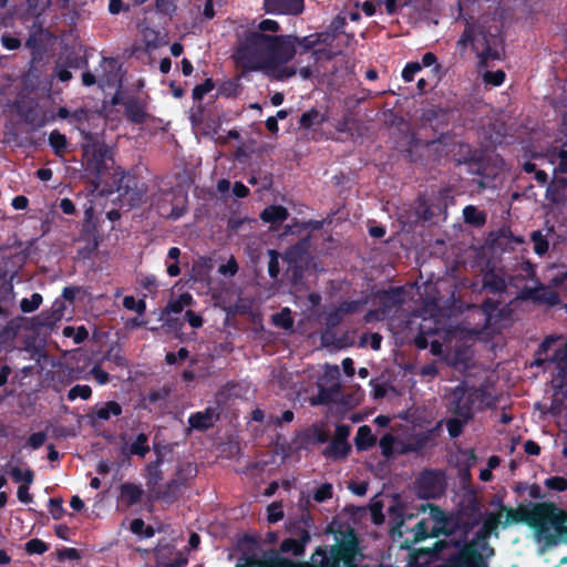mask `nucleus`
<instances>
[{"label": "nucleus", "mask_w": 567, "mask_h": 567, "mask_svg": "<svg viewBox=\"0 0 567 567\" xmlns=\"http://www.w3.org/2000/svg\"><path fill=\"white\" fill-rule=\"evenodd\" d=\"M405 290L403 287H390L377 290L374 297L382 317L388 316L394 308L400 307L404 301Z\"/></svg>", "instance_id": "13"}, {"label": "nucleus", "mask_w": 567, "mask_h": 567, "mask_svg": "<svg viewBox=\"0 0 567 567\" xmlns=\"http://www.w3.org/2000/svg\"><path fill=\"white\" fill-rule=\"evenodd\" d=\"M49 144L53 148L55 155H62L66 151L68 142L64 134L54 130L49 135Z\"/></svg>", "instance_id": "42"}, {"label": "nucleus", "mask_w": 567, "mask_h": 567, "mask_svg": "<svg viewBox=\"0 0 567 567\" xmlns=\"http://www.w3.org/2000/svg\"><path fill=\"white\" fill-rule=\"evenodd\" d=\"M125 117L133 124H143L147 118L145 103L140 99L131 96L124 103Z\"/></svg>", "instance_id": "20"}, {"label": "nucleus", "mask_w": 567, "mask_h": 567, "mask_svg": "<svg viewBox=\"0 0 567 567\" xmlns=\"http://www.w3.org/2000/svg\"><path fill=\"white\" fill-rule=\"evenodd\" d=\"M508 284L502 271L495 268L484 270L482 276V289L487 293L496 295L499 298L507 291Z\"/></svg>", "instance_id": "16"}, {"label": "nucleus", "mask_w": 567, "mask_h": 567, "mask_svg": "<svg viewBox=\"0 0 567 567\" xmlns=\"http://www.w3.org/2000/svg\"><path fill=\"white\" fill-rule=\"evenodd\" d=\"M506 74L503 70L486 71L483 74V81L487 85L499 86L505 81Z\"/></svg>", "instance_id": "52"}, {"label": "nucleus", "mask_w": 567, "mask_h": 567, "mask_svg": "<svg viewBox=\"0 0 567 567\" xmlns=\"http://www.w3.org/2000/svg\"><path fill=\"white\" fill-rule=\"evenodd\" d=\"M542 504L546 505V509L540 517L539 542H543L546 547H554L561 542L563 530L567 528V512L553 502H542Z\"/></svg>", "instance_id": "5"}, {"label": "nucleus", "mask_w": 567, "mask_h": 567, "mask_svg": "<svg viewBox=\"0 0 567 567\" xmlns=\"http://www.w3.org/2000/svg\"><path fill=\"white\" fill-rule=\"evenodd\" d=\"M29 30L30 33L24 45L28 50H30L32 60L38 61L47 51V41L50 37V33L44 29L40 16H37L33 19Z\"/></svg>", "instance_id": "10"}, {"label": "nucleus", "mask_w": 567, "mask_h": 567, "mask_svg": "<svg viewBox=\"0 0 567 567\" xmlns=\"http://www.w3.org/2000/svg\"><path fill=\"white\" fill-rule=\"evenodd\" d=\"M267 34L249 31L239 41L233 58L244 73L267 68Z\"/></svg>", "instance_id": "3"}, {"label": "nucleus", "mask_w": 567, "mask_h": 567, "mask_svg": "<svg viewBox=\"0 0 567 567\" xmlns=\"http://www.w3.org/2000/svg\"><path fill=\"white\" fill-rule=\"evenodd\" d=\"M80 239L101 240V236L99 234V221L95 217V212L92 205H90L84 210V219L80 230Z\"/></svg>", "instance_id": "21"}, {"label": "nucleus", "mask_w": 567, "mask_h": 567, "mask_svg": "<svg viewBox=\"0 0 567 567\" xmlns=\"http://www.w3.org/2000/svg\"><path fill=\"white\" fill-rule=\"evenodd\" d=\"M288 216L289 213L287 208L281 205L268 206L260 214L261 220L270 224H281L288 218Z\"/></svg>", "instance_id": "28"}, {"label": "nucleus", "mask_w": 567, "mask_h": 567, "mask_svg": "<svg viewBox=\"0 0 567 567\" xmlns=\"http://www.w3.org/2000/svg\"><path fill=\"white\" fill-rule=\"evenodd\" d=\"M544 484L548 489L556 492H564L567 489V478L563 476H550L545 480Z\"/></svg>", "instance_id": "59"}, {"label": "nucleus", "mask_w": 567, "mask_h": 567, "mask_svg": "<svg viewBox=\"0 0 567 567\" xmlns=\"http://www.w3.org/2000/svg\"><path fill=\"white\" fill-rule=\"evenodd\" d=\"M324 121V115L317 109L312 107L301 114L298 123L300 128L309 130L315 125H321Z\"/></svg>", "instance_id": "33"}, {"label": "nucleus", "mask_w": 567, "mask_h": 567, "mask_svg": "<svg viewBox=\"0 0 567 567\" xmlns=\"http://www.w3.org/2000/svg\"><path fill=\"white\" fill-rule=\"evenodd\" d=\"M197 473L196 467L192 463H187L185 465L178 466L176 471V477L175 480H179V482H183V486L185 483L193 476H195Z\"/></svg>", "instance_id": "57"}, {"label": "nucleus", "mask_w": 567, "mask_h": 567, "mask_svg": "<svg viewBox=\"0 0 567 567\" xmlns=\"http://www.w3.org/2000/svg\"><path fill=\"white\" fill-rule=\"evenodd\" d=\"M308 543L300 542V539L295 538H286L280 544V551L281 553H291L293 556H301L305 553L306 545Z\"/></svg>", "instance_id": "40"}, {"label": "nucleus", "mask_w": 567, "mask_h": 567, "mask_svg": "<svg viewBox=\"0 0 567 567\" xmlns=\"http://www.w3.org/2000/svg\"><path fill=\"white\" fill-rule=\"evenodd\" d=\"M21 116L27 124L32 125L35 128H40L45 125V118L35 107H28L21 112Z\"/></svg>", "instance_id": "41"}, {"label": "nucleus", "mask_w": 567, "mask_h": 567, "mask_svg": "<svg viewBox=\"0 0 567 567\" xmlns=\"http://www.w3.org/2000/svg\"><path fill=\"white\" fill-rule=\"evenodd\" d=\"M62 302L55 301L51 311H42L35 318V326L38 328H51L58 320L63 317Z\"/></svg>", "instance_id": "27"}, {"label": "nucleus", "mask_w": 567, "mask_h": 567, "mask_svg": "<svg viewBox=\"0 0 567 567\" xmlns=\"http://www.w3.org/2000/svg\"><path fill=\"white\" fill-rule=\"evenodd\" d=\"M464 221L474 227H483L486 224V214L473 205L463 209Z\"/></svg>", "instance_id": "34"}, {"label": "nucleus", "mask_w": 567, "mask_h": 567, "mask_svg": "<svg viewBox=\"0 0 567 567\" xmlns=\"http://www.w3.org/2000/svg\"><path fill=\"white\" fill-rule=\"evenodd\" d=\"M534 287H524L517 295V299L522 301H532L538 306L556 307L561 303L559 292L550 286L543 284L540 280L535 282Z\"/></svg>", "instance_id": "9"}, {"label": "nucleus", "mask_w": 567, "mask_h": 567, "mask_svg": "<svg viewBox=\"0 0 567 567\" xmlns=\"http://www.w3.org/2000/svg\"><path fill=\"white\" fill-rule=\"evenodd\" d=\"M553 163L557 162V165L554 168L555 174H566L567 173V150H559L556 155L553 156Z\"/></svg>", "instance_id": "58"}, {"label": "nucleus", "mask_w": 567, "mask_h": 567, "mask_svg": "<svg viewBox=\"0 0 567 567\" xmlns=\"http://www.w3.org/2000/svg\"><path fill=\"white\" fill-rule=\"evenodd\" d=\"M122 411V405L118 402L107 401L104 404L94 405L87 417L91 424L95 425L97 421H109L111 416H120Z\"/></svg>", "instance_id": "19"}, {"label": "nucleus", "mask_w": 567, "mask_h": 567, "mask_svg": "<svg viewBox=\"0 0 567 567\" xmlns=\"http://www.w3.org/2000/svg\"><path fill=\"white\" fill-rule=\"evenodd\" d=\"M501 525V515L497 513H489L483 522L482 527L470 539L473 544L478 546L489 555L495 556V548L491 546L489 538L492 535L498 537L497 528Z\"/></svg>", "instance_id": "11"}, {"label": "nucleus", "mask_w": 567, "mask_h": 567, "mask_svg": "<svg viewBox=\"0 0 567 567\" xmlns=\"http://www.w3.org/2000/svg\"><path fill=\"white\" fill-rule=\"evenodd\" d=\"M483 42L485 47L481 52L477 53L480 59L478 66L481 69L487 68L489 61L501 59V51L497 48L492 47L486 37L483 38Z\"/></svg>", "instance_id": "37"}, {"label": "nucleus", "mask_w": 567, "mask_h": 567, "mask_svg": "<svg viewBox=\"0 0 567 567\" xmlns=\"http://www.w3.org/2000/svg\"><path fill=\"white\" fill-rule=\"evenodd\" d=\"M413 538L411 543H420L429 537H439L440 534H445L447 536L451 535V532H447L444 527H433L432 530H429V523L426 519H421L415 524L412 528Z\"/></svg>", "instance_id": "24"}, {"label": "nucleus", "mask_w": 567, "mask_h": 567, "mask_svg": "<svg viewBox=\"0 0 567 567\" xmlns=\"http://www.w3.org/2000/svg\"><path fill=\"white\" fill-rule=\"evenodd\" d=\"M241 559L247 567H278L277 551L272 549L265 551L261 557L245 554Z\"/></svg>", "instance_id": "26"}, {"label": "nucleus", "mask_w": 567, "mask_h": 567, "mask_svg": "<svg viewBox=\"0 0 567 567\" xmlns=\"http://www.w3.org/2000/svg\"><path fill=\"white\" fill-rule=\"evenodd\" d=\"M24 548L29 555H34V554L42 555L47 550H49L48 544L39 538H32V539L28 540L25 543Z\"/></svg>", "instance_id": "53"}, {"label": "nucleus", "mask_w": 567, "mask_h": 567, "mask_svg": "<svg viewBox=\"0 0 567 567\" xmlns=\"http://www.w3.org/2000/svg\"><path fill=\"white\" fill-rule=\"evenodd\" d=\"M264 9L270 14L299 16L305 10L303 0H264Z\"/></svg>", "instance_id": "15"}, {"label": "nucleus", "mask_w": 567, "mask_h": 567, "mask_svg": "<svg viewBox=\"0 0 567 567\" xmlns=\"http://www.w3.org/2000/svg\"><path fill=\"white\" fill-rule=\"evenodd\" d=\"M393 444H394V437L390 433L384 434L380 439L379 445H380L382 454L384 456L389 457L393 454Z\"/></svg>", "instance_id": "64"}, {"label": "nucleus", "mask_w": 567, "mask_h": 567, "mask_svg": "<svg viewBox=\"0 0 567 567\" xmlns=\"http://www.w3.org/2000/svg\"><path fill=\"white\" fill-rule=\"evenodd\" d=\"M42 296L39 292L31 295V298H23L20 302L21 311L24 313L37 310L42 303Z\"/></svg>", "instance_id": "49"}, {"label": "nucleus", "mask_w": 567, "mask_h": 567, "mask_svg": "<svg viewBox=\"0 0 567 567\" xmlns=\"http://www.w3.org/2000/svg\"><path fill=\"white\" fill-rule=\"evenodd\" d=\"M530 508L526 506H518L515 509V514L517 517H522V523L528 525L535 533L536 539L539 542L540 533H542V523L540 517L546 509V505L542 503H529Z\"/></svg>", "instance_id": "14"}, {"label": "nucleus", "mask_w": 567, "mask_h": 567, "mask_svg": "<svg viewBox=\"0 0 567 567\" xmlns=\"http://www.w3.org/2000/svg\"><path fill=\"white\" fill-rule=\"evenodd\" d=\"M419 495L422 498H436L444 492L442 475L434 470H425L416 481Z\"/></svg>", "instance_id": "12"}, {"label": "nucleus", "mask_w": 567, "mask_h": 567, "mask_svg": "<svg viewBox=\"0 0 567 567\" xmlns=\"http://www.w3.org/2000/svg\"><path fill=\"white\" fill-rule=\"evenodd\" d=\"M218 420V414L210 408L205 411L192 413L188 417L190 429L197 431H207L213 427Z\"/></svg>", "instance_id": "22"}, {"label": "nucleus", "mask_w": 567, "mask_h": 567, "mask_svg": "<svg viewBox=\"0 0 567 567\" xmlns=\"http://www.w3.org/2000/svg\"><path fill=\"white\" fill-rule=\"evenodd\" d=\"M48 507L52 518L55 520H60L65 514V509L63 508V499L60 497L49 498Z\"/></svg>", "instance_id": "54"}, {"label": "nucleus", "mask_w": 567, "mask_h": 567, "mask_svg": "<svg viewBox=\"0 0 567 567\" xmlns=\"http://www.w3.org/2000/svg\"><path fill=\"white\" fill-rule=\"evenodd\" d=\"M502 302L503 299L499 297L498 299L485 298L478 307L482 315L484 316V326L486 328L493 326V323L496 321V318L501 317L503 310L499 309V306Z\"/></svg>", "instance_id": "23"}, {"label": "nucleus", "mask_w": 567, "mask_h": 567, "mask_svg": "<svg viewBox=\"0 0 567 567\" xmlns=\"http://www.w3.org/2000/svg\"><path fill=\"white\" fill-rule=\"evenodd\" d=\"M85 171L92 176V183L99 187L109 174V162L113 163L112 151L105 144L93 145L92 151L84 150Z\"/></svg>", "instance_id": "8"}, {"label": "nucleus", "mask_w": 567, "mask_h": 567, "mask_svg": "<svg viewBox=\"0 0 567 567\" xmlns=\"http://www.w3.org/2000/svg\"><path fill=\"white\" fill-rule=\"evenodd\" d=\"M359 551V542L353 530L348 536L327 547L319 546L312 553L309 561H295L291 567H358L355 557Z\"/></svg>", "instance_id": "2"}, {"label": "nucleus", "mask_w": 567, "mask_h": 567, "mask_svg": "<svg viewBox=\"0 0 567 567\" xmlns=\"http://www.w3.org/2000/svg\"><path fill=\"white\" fill-rule=\"evenodd\" d=\"M415 215L423 221H431L434 217L432 205H430L424 196H419L414 207Z\"/></svg>", "instance_id": "39"}, {"label": "nucleus", "mask_w": 567, "mask_h": 567, "mask_svg": "<svg viewBox=\"0 0 567 567\" xmlns=\"http://www.w3.org/2000/svg\"><path fill=\"white\" fill-rule=\"evenodd\" d=\"M377 442L375 436L369 425H362L358 429L354 437L355 447L358 451H367L371 449Z\"/></svg>", "instance_id": "30"}, {"label": "nucleus", "mask_w": 567, "mask_h": 567, "mask_svg": "<svg viewBox=\"0 0 567 567\" xmlns=\"http://www.w3.org/2000/svg\"><path fill=\"white\" fill-rule=\"evenodd\" d=\"M123 306L127 310L143 315L146 310V302L143 299L136 300L133 296H125L123 299Z\"/></svg>", "instance_id": "56"}, {"label": "nucleus", "mask_w": 567, "mask_h": 567, "mask_svg": "<svg viewBox=\"0 0 567 567\" xmlns=\"http://www.w3.org/2000/svg\"><path fill=\"white\" fill-rule=\"evenodd\" d=\"M215 83L213 79H206L203 83L196 85L193 89L192 96L195 101H202L204 95L213 91Z\"/></svg>", "instance_id": "55"}, {"label": "nucleus", "mask_w": 567, "mask_h": 567, "mask_svg": "<svg viewBox=\"0 0 567 567\" xmlns=\"http://www.w3.org/2000/svg\"><path fill=\"white\" fill-rule=\"evenodd\" d=\"M148 445V436L145 433H138L135 440L128 446L127 454L136 455L140 457H145V455L150 452ZM123 453L126 454V451L123 450Z\"/></svg>", "instance_id": "36"}, {"label": "nucleus", "mask_w": 567, "mask_h": 567, "mask_svg": "<svg viewBox=\"0 0 567 567\" xmlns=\"http://www.w3.org/2000/svg\"><path fill=\"white\" fill-rule=\"evenodd\" d=\"M449 548L454 550L435 567H489V559L494 557L472 542L461 539H437L433 547L426 549V553L440 558V554Z\"/></svg>", "instance_id": "1"}, {"label": "nucleus", "mask_w": 567, "mask_h": 567, "mask_svg": "<svg viewBox=\"0 0 567 567\" xmlns=\"http://www.w3.org/2000/svg\"><path fill=\"white\" fill-rule=\"evenodd\" d=\"M313 526V520L308 512H303L298 519H290L288 522L287 530L290 538L300 539V542H310V529Z\"/></svg>", "instance_id": "18"}, {"label": "nucleus", "mask_w": 567, "mask_h": 567, "mask_svg": "<svg viewBox=\"0 0 567 567\" xmlns=\"http://www.w3.org/2000/svg\"><path fill=\"white\" fill-rule=\"evenodd\" d=\"M183 482L172 478L155 492L156 499L174 503L181 495Z\"/></svg>", "instance_id": "25"}, {"label": "nucleus", "mask_w": 567, "mask_h": 567, "mask_svg": "<svg viewBox=\"0 0 567 567\" xmlns=\"http://www.w3.org/2000/svg\"><path fill=\"white\" fill-rule=\"evenodd\" d=\"M303 249L300 245L291 247L285 255V259L288 261L287 275L292 284H298L303 278V266L302 261Z\"/></svg>", "instance_id": "17"}, {"label": "nucleus", "mask_w": 567, "mask_h": 567, "mask_svg": "<svg viewBox=\"0 0 567 567\" xmlns=\"http://www.w3.org/2000/svg\"><path fill=\"white\" fill-rule=\"evenodd\" d=\"M550 362L556 364L559 374L567 378V343L554 350L549 358Z\"/></svg>", "instance_id": "38"}, {"label": "nucleus", "mask_w": 567, "mask_h": 567, "mask_svg": "<svg viewBox=\"0 0 567 567\" xmlns=\"http://www.w3.org/2000/svg\"><path fill=\"white\" fill-rule=\"evenodd\" d=\"M567 187L566 177H555L546 188V198L551 203H558L563 192Z\"/></svg>", "instance_id": "35"}, {"label": "nucleus", "mask_w": 567, "mask_h": 567, "mask_svg": "<svg viewBox=\"0 0 567 567\" xmlns=\"http://www.w3.org/2000/svg\"><path fill=\"white\" fill-rule=\"evenodd\" d=\"M92 395V389L90 385L86 384H76L72 386L68 392V400L74 401L78 398H81L82 400H89Z\"/></svg>", "instance_id": "50"}, {"label": "nucleus", "mask_w": 567, "mask_h": 567, "mask_svg": "<svg viewBox=\"0 0 567 567\" xmlns=\"http://www.w3.org/2000/svg\"><path fill=\"white\" fill-rule=\"evenodd\" d=\"M9 474L11 475L12 480L17 483L22 482L23 484H32L34 481V472L31 468L22 471L20 467L13 466L9 471Z\"/></svg>", "instance_id": "46"}, {"label": "nucleus", "mask_w": 567, "mask_h": 567, "mask_svg": "<svg viewBox=\"0 0 567 567\" xmlns=\"http://www.w3.org/2000/svg\"><path fill=\"white\" fill-rule=\"evenodd\" d=\"M238 271V264L235 257H230L226 264L218 268V272L226 277H234Z\"/></svg>", "instance_id": "63"}, {"label": "nucleus", "mask_w": 567, "mask_h": 567, "mask_svg": "<svg viewBox=\"0 0 567 567\" xmlns=\"http://www.w3.org/2000/svg\"><path fill=\"white\" fill-rule=\"evenodd\" d=\"M297 35H268L267 34V68L284 65L296 55Z\"/></svg>", "instance_id": "7"}, {"label": "nucleus", "mask_w": 567, "mask_h": 567, "mask_svg": "<svg viewBox=\"0 0 567 567\" xmlns=\"http://www.w3.org/2000/svg\"><path fill=\"white\" fill-rule=\"evenodd\" d=\"M187 196L179 189L169 188L159 190L154 196V205L157 213L167 219L176 220L187 213Z\"/></svg>", "instance_id": "6"}, {"label": "nucleus", "mask_w": 567, "mask_h": 567, "mask_svg": "<svg viewBox=\"0 0 567 567\" xmlns=\"http://www.w3.org/2000/svg\"><path fill=\"white\" fill-rule=\"evenodd\" d=\"M468 421H471V419H465L456 415L454 417L449 419L446 421V429L449 435L452 439L458 437L462 434L463 429Z\"/></svg>", "instance_id": "44"}, {"label": "nucleus", "mask_w": 567, "mask_h": 567, "mask_svg": "<svg viewBox=\"0 0 567 567\" xmlns=\"http://www.w3.org/2000/svg\"><path fill=\"white\" fill-rule=\"evenodd\" d=\"M487 398V391L482 386L461 382L445 395V406L453 415L473 419L476 404L482 405Z\"/></svg>", "instance_id": "4"}, {"label": "nucleus", "mask_w": 567, "mask_h": 567, "mask_svg": "<svg viewBox=\"0 0 567 567\" xmlns=\"http://www.w3.org/2000/svg\"><path fill=\"white\" fill-rule=\"evenodd\" d=\"M351 451V446L348 442H340L334 439L331 440L329 445L324 449L323 455L334 460L344 458Z\"/></svg>", "instance_id": "32"}, {"label": "nucleus", "mask_w": 567, "mask_h": 567, "mask_svg": "<svg viewBox=\"0 0 567 567\" xmlns=\"http://www.w3.org/2000/svg\"><path fill=\"white\" fill-rule=\"evenodd\" d=\"M164 461V457L163 455L158 452L157 453V457L155 461L151 462L147 466H146V472H147V486L150 488H154L156 485L159 484V482L163 480V473H162V470H161V465Z\"/></svg>", "instance_id": "31"}, {"label": "nucleus", "mask_w": 567, "mask_h": 567, "mask_svg": "<svg viewBox=\"0 0 567 567\" xmlns=\"http://www.w3.org/2000/svg\"><path fill=\"white\" fill-rule=\"evenodd\" d=\"M272 322L285 330H290L293 327L290 309L284 308L280 312L275 313L272 316Z\"/></svg>", "instance_id": "45"}, {"label": "nucleus", "mask_w": 567, "mask_h": 567, "mask_svg": "<svg viewBox=\"0 0 567 567\" xmlns=\"http://www.w3.org/2000/svg\"><path fill=\"white\" fill-rule=\"evenodd\" d=\"M365 303H367V299L343 301L339 306V311L342 313H346V315L354 313V312L359 311Z\"/></svg>", "instance_id": "61"}, {"label": "nucleus", "mask_w": 567, "mask_h": 567, "mask_svg": "<svg viewBox=\"0 0 567 567\" xmlns=\"http://www.w3.org/2000/svg\"><path fill=\"white\" fill-rule=\"evenodd\" d=\"M333 495V486L330 483H323L318 488L313 491L312 498L317 503H323L330 498H332Z\"/></svg>", "instance_id": "51"}, {"label": "nucleus", "mask_w": 567, "mask_h": 567, "mask_svg": "<svg viewBox=\"0 0 567 567\" xmlns=\"http://www.w3.org/2000/svg\"><path fill=\"white\" fill-rule=\"evenodd\" d=\"M421 71V63L420 62H409L405 64V66L402 70V79L405 82H411L414 80V76L416 73Z\"/></svg>", "instance_id": "62"}, {"label": "nucleus", "mask_w": 567, "mask_h": 567, "mask_svg": "<svg viewBox=\"0 0 567 567\" xmlns=\"http://www.w3.org/2000/svg\"><path fill=\"white\" fill-rule=\"evenodd\" d=\"M121 498L128 505L133 506L142 501L143 489L133 483H123L120 486Z\"/></svg>", "instance_id": "29"}, {"label": "nucleus", "mask_w": 567, "mask_h": 567, "mask_svg": "<svg viewBox=\"0 0 567 567\" xmlns=\"http://www.w3.org/2000/svg\"><path fill=\"white\" fill-rule=\"evenodd\" d=\"M130 529L133 534L144 538H151L155 535V529L151 525H146L142 518H134L131 522Z\"/></svg>", "instance_id": "43"}, {"label": "nucleus", "mask_w": 567, "mask_h": 567, "mask_svg": "<svg viewBox=\"0 0 567 567\" xmlns=\"http://www.w3.org/2000/svg\"><path fill=\"white\" fill-rule=\"evenodd\" d=\"M340 392V385L334 384L330 388H320L319 394L315 403L329 404L334 402V394Z\"/></svg>", "instance_id": "48"}, {"label": "nucleus", "mask_w": 567, "mask_h": 567, "mask_svg": "<svg viewBox=\"0 0 567 567\" xmlns=\"http://www.w3.org/2000/svg\"><path fill=\"white\" fill-rule=\"evenodd\" d=\"M284 518V511L281 503L274 502L267 507V519L274 524Z\"/></svg>", "instance_id": "60"}, {"label": "nucleus", "mask_w": 567, "mask_h": 567, "mask_svg": "<svg viewBox=\"0 0 567 567\" xmlns=\"http://www.w3.org/2000/svg\"><path fill=\"white\" fill-rule=\"evenodd\" d=\"M530 239L534 244L535 254L543 256L548 251V247H549L548 240L543 235V233L540 230L533 231Z\"/></svg>", "instance_id": "47"}]
</instances>
